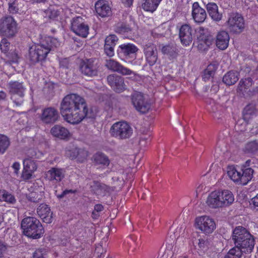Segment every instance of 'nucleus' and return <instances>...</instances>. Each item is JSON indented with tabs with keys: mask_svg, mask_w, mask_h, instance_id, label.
Returning <instances> with one entry per match:
<instances>
[{
	"mask_svg": "<svg viewBox=\"0 0 258 258\" xmlns=\"http://www.w3.org/2000/svg\"><path fill=\"white\" fill-rule=\"evenodd\" d=\"M8 56L12 62H17L19 58L18 53L15 51L9 52Z\"/></svg>",
	"mask_w": 258,
	"mask_h": 258,
	"instance_id": "54",
	"label": "nucleus"
},
{
	"mask_svg": "<svg viewBox=\"0 0 258 258\" xmlns=\"http://www.w3.org/2000/svg\"><path fill=\"white\" fill-rule=\"evenodd\" d=\"M60 14L59 10L54 7H50L44 12L43 16L48 20H55Z\"/></svg>",
	"mask_w": 258,
	"mask_h": 258,
	"instance_id": "35",
	"label": "nucleus"
},
{
	"mask_svg": "<svg viewBox=\"0 0 258 258\" xmlns=\"http://www.w3.org/2000/svg\"><path fill=\"white\" fill-rule=\"evenodd\" d=\"M220 197L223 207L228 206L233 203L234 200L232 192L228 190L220 191Z\"/></svg>",
	"mask_w": 258,
	"mask_h": 258,
	"instance_id": "29",
	"label": "nucleus"
},
{
	"mask_svg": "<svg viewBox=\"0 0 258 258\" xmlns=\"http://www.w3.org/2000/svg\"><path fill=\"white\" fill-rule=\"evenodd\" d=\"M146 60L150 66L154 65L158 59V51L156 46L151 42L146 43L143 47Z\"/></svg>",
	"mask_w": 258,
	"mask_h": 258,
	"instance_id": "12",
	"label": "nucleus"
},
{
	"mask_svg": "<svg viewBox=\"0 0 258 258\" xmlns=\"http://www.w3.org/2000/svg\"><path fill=\"white\" fill-rule=\"evenodd\" d=\"M207 12L211 19L216 22H219L222 18V14L219 12L218 7L215 3H208L206 5Z\"/></svg>",
	"mask_w": 258,
	"mask_h": 258,
	"instance_id": "22",
	"label": "nucleus"
},
{
	"mask_svg": "<svg viewBox=\"0 0 258 258\" xmlns=\"http://www.w3.org/2000/svg\"><path fill=\"white\" fill-rule=\"evenodd\" d=\"M32 171H27V170L23 169L21 177L24 180H27L30 179L32 177Z\"/></svg>",
	"mask_w": 258,
	"mask_h": 258,
	"instance_id": "55",
	"label": "nucleus"
},
{
	"mask_svg": "<svg viewBox=\"0 0 258 258\" xmlns=\"http://www.w3.org/2000/svg\"><path fill=\"white\" fill-rule=\"evenodd\" d=\"M33 258H44V250L42 249L36 250L33 253Z\"/></svg>",
	"mask_w": 258,
	"mask_h": 258,
	"instance_id": "56",
	"label": "nucleus"
},
{
	"mask_svg": "<svg viewBox=\"0 0 258 258\" xmlns=\"http://www.w3.org/2000/svg\"><path fill=\"white\" fill-rule=\"evenodd\" d=\"M103 253V249L102 245H99L97 246L95 249L94 254L97 255L98 258H101V256Z\"/></svg>",
	"mask_w": 258,
	"mask_h": 258,
	"instance_id": "58",
	"label": "nucleus"
},
{
	"mask_svg": "<svg viewBox=\"0 0 258 258\" xmlns=\"http://www.w3.org/2000/svg\"><path fill=\"white\" fill-rule=\"evenodd\" d=\"M162 0H143L142 8L146 11L153 12Z\"/></svg>",
	"mask_w": 258,
	"mask_h": 258,
	"instance_id": "27",
	"label": "nucleus"
},
{
	"mask_svg": "<svg viewBox=\"0 0 258 258\" xmlns=\"http://www.w3.org/2000/svg\"><path fill=\"white\" fill-rule=\"evenodd\" d=\"M70 66L69 60L67 58H61L59 60V67L62 69H68Z\"/></svg>",
	"mask_w": 258,
	"mask_h": 258,
	"instance_id": "52",
	"label": "nucleus"
},
{
	"mask_svg": "<svg viewBox=\"0 0 258 258\" xmlns=\"http://www.w3.org/2000/svg\"><path fill=\"white\" fill-rule=\"evenodd\" d=\"M12 167L15 170V173L16 174H18V171L20 169V164L18 162H15L13 164Z\"/></svg>",
	"mask_w": 258,
	"mask_h": 258,
	"instance_id": "63",
	"label": "nucleus"
},
{
	"mask_svg": "<svg viewBox=\"0 0 258 258\" xmlns=\"http://www.w3.org/2000/svg\"><path fill=\"white\" fill-rule=\"evenodd\" d=\"M99 68V61L93 58L83 60L80 64V71L81 74L90 78L98 76Z\"/></svg>",
	"mask_w": 258,
	"mask_h": 258,
	"instance_id": "7",
	"label": "nucleus"
},
{
	"mask_svg": "<svg viewBox=\"0 0 258 258\" xmlns=\"http://www.w3.org/2000/svg\"><path fill=\"white\" fill-rule=\"evenodd\" d=\"M105 66L109 70L117 72L122 75H136V73L130 69L124 67L118 62L112 59H106Z\"/></svg>",
	"mask_w": 258,
	"mask_h": 258,
	"instance_id": "14",
	"label": "nucleus"
},
{
	"mask_svg": "<svg viewBox=\"0 0 258 258\" xmlns=\"http://www.w3.org/2000/svg\"><path fill=\"white\" fill-rule=\"evenodd\" d=\"M207 16L205 9L201 8L198 2H195L192 6V17L195 22L202 23L205 21Z\"/></svg>",
	"mask_w": 258,
	"mask_h": 258,
	"instance_id": "18",
	"label": "nucleus"
},
{
	"mask_svg": "<svg viewBox=\"0 0 258 258\" xmlns=\"http://www.w3.org/2000/svg\"><path fill=\"white\" fill-rule=\"evenodd\" d=\"M42 198V195L36 192H31L27 196V198L29 201L35 203L39 202Z\"/></svg>",
	"mask_w": 258,
	"mask_h": 258,
	"instance_id": "46",
	"label": "nucleus"
},
{
	"mask_svg": "<svg viewBox=\"0 0 258 258\" xmlns=\"http://www.w3.org/2000/svg\"><path fill=\"white\" fill-rule=\"evenodd\" d=\"M161 51L163 54L168 55L172 57H175L177 55V49L174 45L168 44L164 46Z\"/></svg>",
	"mask_w": 258,
	"mask_h": 258,
	"instance_id": "40",
	"label": "nucleus"
},
{
	"mask_svg": "<svg viewBox=\"0 0 258 258\" xmlns=\"http://www.w3.org/2000/svg\"><path fill=\"white\" fill-rule=\"evenodd\" d=\"M111 136L119 139L125 140L130 138L133 133L132 127L125 121H118L114 123L110 130Z\"/></svg>",
	"mask_w": 258,
	"mask_h": 258,
	"instance_id": "6",
	"label": "nucleus"
},
{
	"mask_svg": "<svg viewBox=\"0 0 258 258\" xmlns=\"http://www.w3.org/2000/svg\"><path fill=\"white\" fill-rule=\"evenodd\" d=\"M232 240L235 246L244 253H250L254 247V239L250 233L242 226L236 227L233 231Z\"/></svg>",
	"mask_w": 258,
	"mask_h": 258,
	"instance_id": "3",
	"label": "nucleus"
},
{
	"mask_svg": "<svg viewBox=\"0 0 258 258\" xmlns=\"http://www.w3.org/2000/svg\"><path fill=\"white\" fill-rule=\"evenodd\" d=\"M227 174L229 177L234 182H239L241 184V172L238 171L234 167H229Z\"/></svg>",
	"mask_w": 258,
	"mask_h": 258,
	"instance_id": "38",
	"label": "nucleus"
},
{
	"mask_svg": "<svg viewBox=\"0 0 258 258\" xmlns=\"http://www.w3.org/2000/svg\"><path fill=\"white\" fill-rule=\"evenodd\" d=\"M238 73L234 71L227 72L223 77V82L227 85L234 84L238 80Z\"/></svg>",
	"mask_w": 258,
	"mask_h": 258,
	"instance_id": "28",
	"label": "nucleus"
},
{
	"mask_svg": "<svg viewBox=\"0 0 258 258\" xmlns=\"http://www.w3.org/2000/svg\"><path fill=\"white\" fill-rule=\"evenodd\" d=\"M118 40V38L115 35L111 34L105 38L104 44L115 47Z\"/></svg>",
	"mask_w": 258,
	"mask_h": 258,
	"instance_id": "47",
	"label": "nucleus"
},
{
	"mask_svg": "<svg viewBox=\"0 0 258 258\" xmlns=\"http://www.w3.org/2000/svg\"><path fill=\"white\" fill-rule=\"evenodd\" d=\"M50 180H56L59 182L63 178L64 175L61 169L52 168L47 172Z\"/></svg>",
	"mask_w": 258,
	"mask_h": 258,
	"instance_id": "30",
	"label": "nucleus"
},
{
	"mask_svg": "<svg viewBox=\"0 0 258 258\" xmlns=\"http://www.w3.org/2000/svg\"><path fill=\"white\" fill-rule=\"evenodd\" d=\"M94 162L96 164L108 166L110 160L108 157L101 152H97L93 156Z\"/></svg>",
	"mask_w": 258,
	"mask_h": 258,
	"instance_id": "31",
	"label": "nucleus"
},
{
	"mask_svg": "<svg viewBox=\"0 0 258 258\" xmlns=\"http://www.w3.org/2000/svg\"><path fill=\"white\" fill-rule=\"evenodd\" d=\"M76 190L73 189H66L63 190L61 194H59L57 190H55V195L58 199L60 200L64 198L67 195L69 194H74L76 192Z\"/></svg>",
	"mask_w": 258,
	"mask_h": 258,
	"instance_id": "50",
	"label": "nucleus"
},
{
	"mask_svg": "<svg viewBox=\"0 0 258 258\" xmlns=\"http://www.w3.org/2000/svg\"><path fill=\"white\" fill-rule=\"evenodd\" d=\"M103 210V206L101 204H96L94 206V211L99 213Z\"/></svg>",
	"mask_w": 258,
	"mask_h": 258,
	"instance_id": "62",
	"label": "nucleus"
},
{
	"mask_svg": "<svg viewBox=\"0 0 258 258\" xmlns=\"http://www.w3.org/2000/svg\"><path fill=\"white\" fill-rule=\"evenodd\" d=\"M253 170L251 168H246L242 170L241 174V184L245 185L253 177Z\"/></svg>",
	"mask_w": 258,
	"mask_h": 258,
	"instance_id": "32",
	"label": "nucleus"
},
{
	"mask_svg": "<svg viewBox=\"0 0 258 258\" xmlns=\"http://www.w3.org/2000/svg\"><path fill=\"white\" fill-rule=\"evenodd\" d=\"M114 46L104 44V51L105 53L109 57H112L114 55Z\"/></svg>",
	"mask_w": 258,
	"mask_h": 258,
	"instance_id": "48",
	"label": "nucleus"
},
{
	"mask_svg": "<svg viewBox=\"0 0 258 258\" xmlns=\"http://www.w3.org/2000/svg\"><path fill=\"white\" fill-rule=\"evenodd\" d=\"M23 234L29 238L37 239L42 237L44 228L38 219L34 217H27L21 221Z\"/></svg>",
	"mask_w": 258,
	"mask_h": 258,
	"instance_id": "4",
	"label": "nucleus"
},
{
	"mask_svg": "<svg viewBox=\"0 0 258 258\" xmlns=\"http://www.w3.org/2000/svg\"><path fill=\"white\" fill-rule=\"evenodd\" d=\"M229 31L233 34H240L244 29V21L241 14L237 13L230 14L227 21Z\"/></svg>",
	"mask_w": 258,
	"mask_h": 258,
	"instance_id": "8",
	"label": "nucleus"
},
{
	"mask_svg": "<svg viewBox=\"0 0 258 258\" xmlns=\"http://www.w3.org/2000/svg\"><path fill=\"white\" fill-rule=\"evenodd\" d=\"M23 165L25 170L35 172L37 168V164L31 158H27L24 160Z\"/></svg>",
	"mask_w": 258,
	"mask_h": 258,
	"instance_id": "37",
	"label": "nucleus"
},
{
	"mask_svg": "<svg viewBox=\"0 0 258 258\" xmlns=\"http://www.w3.org/2000/svg\"><path fill=\"white\" fill-rule=\"evenodd\" d=\"M132 103L136 109L142 113L147 112L151 107L150 104L145 100L143 94L135 92L131 96Z\"/></svg>",
	"mask_w": 258,
	"mask_h": 258,
	"instance_id": "10",
	"label": "nucleus"
},
{
	"mask_svg": "<svg viewBox=\"0 0 258 258\" xmlns=\"http://www.w3.org/2000/svg\"><path fill=\"white\" fill-rule=\"evenodd\" d=\"M256 110L253 106L247 105L243 110V117L244 119H249L251 116L255 114Z\"/></svg>",
	"mask_w": 258,
	"mask_h": 258,
	"instance_id": "45",
	"label": "nucleus"
},
{
	"mask_svg": "<svg viewBox=\"0 0 258 258\" xmlns=\"http://www.w3.org/2000/svg\"><path fill=\"white\" fill-rule=\"evenodd\" d=\"M114 31L119 34H124L131 31L129 25L123 23H118L115 26Z\"/></svg>",
	"mask_w": 258,
	"mask_h": 258,
	"instance_id": "44",
	"label": "nucleus"
},
{
	"mask_svg": "<svg viewBox=\"0 0 258 258\" xmlns=\"http://www.w3.org/2000/svg\"><path fill=\"white\" fill-rule=\"evenodd\" d=\"M72 159L78 158L82 162L87 157V152L82 149L75 148L72 150Z\"/></svg>",
	"mask_w": 258,
	"mask_h": 258,
	"instance_id": "42",
	"label": "nucleus"
},
{
	"mask_svg": "<svg viewBox=\"0 0 258 258\" xmlns=\"http://www.w3.org/2000/svg\"><path fill=\"white\" fill-rule=\"evenodd\" d=\"M99 190L101 191H103L104 192H108L110 190V187L107 186V185L101 183V185H100Z\"/></svg>",
	"mask_w": 258,
	"mask_h": 258,
	"instance_id": "60",
	"label": "nucleus"
},
{
	"mask_svg": "<svg viewBox=\"0 0 258 258\" xmlns=\"http://www.w3.org/2000/svg\"><path fill=\"white\" fill-rule=\"evenodd\" d=\"M217 66L216 64H210L208 66L207 68L204 70L202 75L203 79L204 81L209 80L210 78L213 77L217 70Z\"/></svg>",
	"mask_w": 258,
	"mask_h": 258,
	"instance_id": "34",
	"label": "nucleus"
},
{
	"mask_svg": "<svg viewBox=\"0 0 258 258\" xmlns=\"http://www.w3.org/2000/svg\"><path fill=\"white\" fill-rule=\"evenodd\" d=\"M243 252L241 248L235 246L228 251L224 258H240Z\"/></svg>",
	"mask_w": 258,
	"mask_h": 258,
	"instance_id": "41",
	"label": "nucleus"
},
{
	"mask_svg": "<svg viewBox=\"0 0 258 258\" xmlns=\"http://www.w3.org/2000/svg\"><path fill=\"white\" fill-rule=\"evenodd\" d=\"M95 8L96 13L102 17L109 16L111 14L110 8L105 0L98 1Z\"/></svg>",
	"mask_w": 258,
	"mask_h": 258,
	"instance_id": "23",
	"label": "nucleus"
},
{
	"mask_svg": "<svg viewBox=\"0 0 258 258\" xmlns=\"http://www.w3.org/2000/svg\"><path fill=\"white\" fill-rule=\"evenodd\" d=\"M229 40L230 37L228 33L225 31H220L216 36V46L219 49L225 50L228 46Z\"/></svg>",
	"mask_w": 258,
	"mask_h": 258,
	"instance_id": "20",
	"label": "nucleus"
},
{
	"mask_svg": "<svg viewBox=\"0 0 258 258\" xmlns=\"http://www.w3.org/2000/svg\"><path fill=\"white\" fill-rule=\"evenodd\" d=\"M3 201H5L11 204L14 203L16 201L15 197L11 194L6 192L5 190L4 191V198Z\"/></svg>",
	"mask_w": 258,
	"mask_h": 258,
	"instance_id": "51",
	"label": "nucleus"
},
{
	"mask_svg": "<svg viewBox=\"0 0 258 258\" xmlns=\"http://www.w3.org/2000/svg\"><path fill=\"white\" fill-rule=\"evenodd\" d=\"M10 98L17 106H21L24 101L25 93H9Z\"/></svg>",
	"mask_w": 258,
	"mask_h": 258,
	"instance_id": "33",
	"label": "nucleus"
},
{
	"mask_svg": "<svg viewBox=\"0 0 258 258\" xmlns=\"http://www.w3.org/2000/svg\"><path fill=\"white\" fill-rule=\"evenodd\" d=\"M19 31L18 24L13 17L6 16L0 19V33L7 38H13Z\"/></svg>",
	"mask_w": 258,
	"mask_h": 258,
	"instance_id": "5",
	"label": "nucleus"
},
{
	"mask_svg": "<svg viewBox=\"0 0 258 258\" xmlns=\"http://www.w3.org/2000/svg\"><path fill=\"white\" fill-rule=\"evenodd\" d=\"M107 81L108 84L116 92L120 93L126 89L123 78L115 74L110 75L107 76Z\"/></svg>",
	"mask_w": 258,
	"mask_h": 258,
	"instance_id": "15",
	"label": "nucleus"
},
{
	"mask_svg": "<svg viewBox=\"0 0 258 258\" xmlns=\"http://www.w3.org/2000/svg\"><path fill=\"white\" fill-rule=\"evenodd\" d=\"M208 242L204 239H200L199 245L201 248H204L206 245H207Z\"/></svg>",
	"mask_w": 258,
	"mask_h": 258,
	"instance_id": "61",
	"label": "nucleus"
},
{
	"mask_svg": "<svg viewBox=\"0 0 258 258\" xmlns=\"http://www.w3.org/2000/svg\"><path fill=\"white\" fill-rule=\"evenodd\" d=\"M9 11L11 13L16 14L18 12L19 9L14 3H9Z\"/></svg>",
	"mask_w": 258,
	"mask_h": 258,
	"instance_id": "57",
	"label": "nucleus"
},
{
	"mask_svg": "<svg viewBox=\"0 0 258 258\" xmlns=\"http://www.w3.org/2000/svg\"><path fill=\"white\" fill-rule=\"evenodd\" d=\"M199 33V35L198 36L199 43L198 47L200 48L203 47L205 50L212 44L211 37L204 33V29L203 28H200Z\"/></svg>",
	"mask_w": 258,
	"mask_h": 258,
	"instance_id": "25",
	"label": "nucleus"
},
{
	"mask_svg": "<svg viewBox=\"0 0 258 258\" xmlns=\"http://www.w3.org/2000/svg\"><path fill=\"white\" fill-rule=\"evenodd\" d=\"M244 151L246 153L255 154L258 152V141L253 140L247 143L244 147Z\"/></svg>",
	"mask_w": 258,
	"mask_h": 258,
	"instance_id": "36",
	"label": "nucleus"
},
{
	"mask_svg": "<svg viewBox=\"0 0 258 258\" xmlns=\"http://www.w3.org/2000/svg\"><path fill=\"white\" fill-rule=\"evenodd\" d=\"M71 30L77 35L86 38L89 34V27L82 18L77 17L72 22Z\"/></svg>",
	"mask_w": 258,
	"mask_h": 258,
	"instance_id": "11",
	"label": "nucleus"
},
{
	"mask_svg": "<svg viewBox=\"0 0 258 258\" xmlns=\"http://www.w3.org/2000/svg\"><path fill=\"white\" fill-rule=\"evenodd\" d=\"M139 49L132 43H124L120 45L117 49V53L123 56L130 57L131 55L136 54Z\"/></svg>",
	"mask_w": 258,
	"mask_h": 258,
	"instance_id": "21",
	"label": "nucleus"
},
{
	"mask_svg": "<svg viewBox=\"0 0 258 258\" xmlns=\"http://www.w3.org/2000/svg\"><path fill=\"white\" fill-rule=\"evenodd\" d=\"M59 45L57 40L51 37L46 38L40 44L33 45L29 48L28 59L32 64L43 60L51 50Z\"/></svg>",
	"mask_w": 258,
	"mask_h": 258,
	"instance_id": "2",
	"label": "nucleus"
},
{
	"mask_svg": "<svg viewBox=\"0 0 258 258\" xmlns=\"http://www.w3.org/2000/svg\"><path fill=\"white\" fill-rule=\"evenodd\" d=\"M39 118L43 124L52 125L58 120L59 112L54 107H46L42 110Z\"/></svg>",
	"mask_w": 258,
	"mask_h": 258,
	"instance_id": "9",
	"label": "nucleus"
},
{
	"mask_svg": "<svg viewBox=\"0 0 258 258\" xmlns=\"http://www.w3.org/2000/svg\"><path fill=\"white\" fill-rule=\"evenodd\" d=\"M10 43L7 39H3L0 43V47L3 51L7 52L9 48Z\"/></svg>",
	"mask_w": 258,
	"mask_h": 258,
	"instance_id": "53",
	"label": "nucleus"
},
{
	"mask_svg": "<svg viewBox=\"0 0 258 258\" xmlns=\"http://www.w3.org/2000/svg\"><path fill=\"white\" fill-rule=\"evenodd\" d=\"M10 145L9 138L3 134H0V154H4Z\"/></svg>",
	"mask_w": 258,
	"mask_h": 258,
	"instance_id": "39",
	"label": "nucleus"
},
{
	"mask_svg": "<svg viewBox=\"0 0 258 258\" xmlns=\"http://www.w3.org/2000/svg\"><path fill=\"white\" fill-rule=\"evenodd\" d=\"M9 93H25L26 86L23 82L17 81H11L8 84Z\"/></svg>",
	"mask_w": 258,
	"mask_h": 258,
	"instance_id": "26",
	"label": "nucleus"
},
{
	"mask_svg": "<svg viewBox=\"0 0 258 258\" xmlns=\"http://www.w3.org/2000/svg\"><path fill=\"white\" fill-rule=\"evenodd\" d=\"M10 247L6 243L0 241V257H2L8 251V248Z\"/></svg>",
	"mask_w": 258,
	"mask_h": 258,
	"instance_id": "49",
	"label": "nucleus"
},
{
	"mask_svg": "<svg viewBox=\"0 0 258 258\" xmlns=\"http://www.w3.org/2000/svg\"><path fill=\"white\" fill-rule=\"evenodd\" d=\"M250 204H252L254 209L258 211V194L251 199Z\"/></svg>",
	"mask_w": 258,
	"mask_h": 258,
	"instance_id": "59",
	"label": "nucleus"
},
{
	"mask_svg": "<svg viewBox=\"0 0 258 258\" xmlns=\"http://www.w3.org/2000/svg\"><path fill=\"white\" fill-rule=\"evenodd\" d=\"M60 112L68 122L75 124L85 118H94L95 114L89 109L85 99L76 94H70L62 99Z\"/></svg>",
	"mask_w": 258,
	"mask_h": 258,
	"instance_id": "1",
	"label": "nucleus"
},
{
	"mask_svg": "<svg viewBox=\"0 0 258 258\" xmlns=\"http://www.w3.org/2000/svg\"><path fill=\"white\" fill-rule=\"evenodd\" d=\"M122 3L127 7L132 5L133 0H121Z\"/></svg>",
	"mask_w": 258,
	"mask_h": 258,
	"instance_id": "64",
	"label": "nucleus"
},
{
	"mask_svg": "<svg viewBox=\"0 0 258 258\" xmlns=\"http://www.w3.org/2000/svg\"><path fill=\"white\" fill-rule=\"evenodd\" d=\"M37 213L42 221L47 224L52 223L53 213L50 208L45 204H41L37 209Z\"/></svg>",
	"mask_w": 258,
	"mask_h": 258,
	"instance_id": "17",
	"label": "nucleus"
},
{
	"mask_svg": "<svg viewBox=\"0 0 258 258\" xmlns=\"http://www.w3.org/2000/svg\"><path fill=\"white\" fill-rule=\"evenodd\" d=\"M252 84V80L250 78L241 79L239 83L237 90L239 91H243L249 88Z\"/></svg>",
	"mask_w": 258,
	"mask_h": 258,
	"instance_id": "43",
	"label": "nucleus"
},
{
	"mask_svg": "<svg viewBox=\"0 0 258 258\" xmlns=\"http://www.w3.org/2000/svg\"><path fill=\"white\" fill-rule=\"evenodd\" d=\"M51 134L60 139H66L69 137L70 132L67 128L60 125H55L50 130Z\"/></svg>",
	"mask_w": 258,
	"mask_h": 258,
	"instance_id": "24",
	"label": "nucleus"
},
{
	"mask_svg": "<svg viewBox=\"0 0 258 258\" xmlns=\"http://www.w3.org/2000/svg\"><path fill=\"white\" fill-rule=\"evenodd\" d=\"M219 191H214L209 195L206 201L209 207L213 209L223 207Z\"/></svg>",
	"mask_w": 258,
	"mask_h": 258,
	"instance_id": "19",
	"label": "nucleus"
},
{
	"mask_svg": "<svg viewBox=\"0 0 258 258\" xmlns=\"http://www.w3.org/2000/svg\"><path fill=\"white\" fill-rule=\"evenodd\" d=\"M179 36L181 43L189 46L193 39V30L188 24H184L179 29Z\"/></svg>",
	"mask_w": 258,
	"mask_h": 258,
	"instance_id": "16",
	"label": "nucleus"
},
{
	"mask_svg": "<svg viewBox=\"0 0 258 258\" xmlns=\"http://www.w3.org/2000/svg\"><path fill=\"white\" fill-rule=\"evenodd\" d=\"M196 222L198 229L205 233H212L216 227L214 220L208 216L197 218Z\"/></svg>",
	"mask_w": 258,
	"mask_h": 258,
	"instance_id": "13",
	"label": "nucleus"
}]
</instances>
